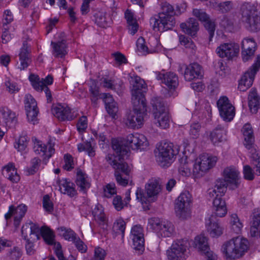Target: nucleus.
Segmentation results:
<instances>
[{"mask_svg": "<svg viewBox=\"0 0 260 260\" xmlns=\"http://www.w3.org/2000/svg\"><path fill=\"white\" fill-rule=\"evenodd\" d=\"M148 146V142L146 137L139 133L130 134L123 138L121 142L117 140L112 141V148L115 151V155L123 160L124 157L129 152V149L134 150H143Z\"/></svg>", "mask_w": 260, "mask_h": 260, "instance_id": "nucleus-1", "label": "nucleus"}, {"mask_svg": "<svg viewBox=\"0 0 260 260\" xmlns=\"http://www.w3.org/2000/svg\"><path fill=\"white\" fill-rule=\"evenodd\" d=\"M160 6L161 11L158 16L150 18V23L154 31L163 32L175 26V12L174 7L167 2H161Z\"/></svg>", "mask_w": 260, "mask_h": 260, "instance_id": "nucleus-2", "label": "nucleus"}, {"mask_svg": "<svg viewBox=\"0 0 260 260\" xmlns=\"http://www.w3.org/2000/svg\"><path fill=\"white\" fill-rule=\"evenodd\" d=\"M106 160L114 170V176L117 183L125 186L131 181V168L127 163L123 162L120 157L114 154H108Z\"/></svg>", "mask_w": 260, "mask_h": 260, "instance_id": "nucleus-3", "label": "nucleus"}, {"mask_svg": "<svg viewBox=\"0 0 260 260\" xmlns=\"http://www.w3.org/2000/svg\"><path fill=\"white\" fill-rule=\"evenodd\" d=\"M179 150V147L172 143H160L155 151L156 161L161 167H169L175 160Z\"/></svg>", "mask_w": 260, "mask_h": 260, "instance_id": "nucleus-4", "label": "nucleus"}, {"mask_svg": "<svg viewBox=\"0 0 260 260\" xmlns=\"http://www.w3.org/2000/svg\"><path fill=\"white\" fill-rule=\"evenodd\" d=\"M248 248V240L238 236L224 244L221 250L227 259H235L241 257Z\"/></svg>", "mask_w": 260, "mask_h": 260, "instance_id": "nucleus-5", "label": "nucleus"}, {"mask_svg": "<svg viewBox=\"0 0 260 260\" xmlns=\"http://www.w3.org/2000/svg\"><path fill=\"white\" fill-rule=\"evenodd\" d=\"M154 116V123L162 129L170 126V116L168 109L163 99L159 97L153 98L151 100Z\"/></svg>", "mask_w": 260, "mask_h": 260, "instance_id": "nucleus-6", "label": "nucleus"}, {"mask_svg": "<svg viewBox=\"0 0 260 260\" xmlns=\"http://www.w3.org/2000/svg\"><path fill=\"white\" fill-rule=\"evenodd\" d=\"M241 21L251 31L260 30V15L256 7L250 3L244 4L241 8Z\"/></svg>", "mask_w": 260, "mask_h": 260, "instance_id": "nucleus-7", "label": "nucleus"}, {"mask_svg": "<svg viewBox=\"0 0 260 260\" xmlns=\"http://www.w3.org/2000/svg\"><path fill=\"white\" fill-rule=\"evenodd\" d=\"M39 231L44 240L48 245H54L55 246V244H57L54 241V235L52 231L46 226L42 227L40 229L39 225L31 223L30 226L26 224L23 225L21 229V233L24 239H26L27 235L29 234L30 239H32V240H38Z\"/></svg>", "mask_w": 260, "mask_h": 260, "instance_id": "nucleus-8", "label": "nucleus"}, {"mask_svg": "<svg viewBox=\"0 0 260 260\" xmlns=\"http://www.w3.org/2000/svg\"><path fill=\"white\" fill-rule=\"evenodd\" d=\"M145 189L146 195L144 193L141 188H137L136 191L137 200L142 204L146 203L147 198L150 199L152 201H155L161 190L159 180L155 178L149 179L145 184Z\"/></svg>", "mask_w": 260, "mask_h": 260, "instance_id": "nucleus-9", "label": "nucleus"}, {"mask_svg": "<svg viewBox=\"0 0 260 260\" xmlns=\"http://www.w3.org/2000/svg\"><path fill=\"white\" fill-rule=\"evenodd\" d=\"M134 109L126 115L123 122L129 128H138L143 124L144 116L146 114V103L140 102L133 105Z\"/></svg>", "mask_w": 260, "mask_h": 260, "instance_id": "nucleus-10", "label": "nucleus"}, {"mask_svg": "<svg viewBox=\"0 0 260 260\" xmlns=\"http://www.w3.org/2000/svg\"><path fill=\"white\" fill-rule=\"evenodd\" d=\"M189 242L187 239L174 241L167 251L169 260H186L188 257Z\"/></svg>", "mask_w": 260, "mask_h": 260, "instance_id": "nucleus-11", "label": "nucleus"}, {"mask_svg": "<svg viewBox=\"0 0 260 260\" xmlns=\"http://www.w3.org/2000/svg\"><path fill=\"white\" fill-rule=\"evenodd\" d=\"M216 156L203 154L196 160L193 166L192 174L195 178L202 177L209 170L212 168L216 163Z\"/></svg>", "mask_w": 260, "mask_h": 260, "instance_id": "nucleus-12", "label": "nucleus"}, {"mask_svg": "<svg viewBox=\"0 0 260 260\" xmlns=\"http://www.w3.org/2000/svg\"><path fill=\"white\" fill-rule=\"evenodd\" d=\"M191 201L192 197L188 191L182 192L178 197L175 203V210L179 218L185 219L189 216Z\"/></svg>", "mask_w": 260, "mask_h": 260, "instance_id": "nucleus-13", "label": "nucleus"}, {"mask_svg": "<svg viewBox=\"0 0 260 260\" xmlns=\"http://www.w3.org/2000/svg\"><path fill=\"white\" fill-rule=\"evenodd\" d=\"M132 86V102L133 105H137L140 102L146 103L144 94L146 84L144 80L138 76L131 77L129 81Z\"/></svg>", "mask_w": 260, "mask_h": 260, "instance_id": "nucleus-14", "label": "nucleus"}, {"mask_svg": "<svg viewBox=\"0 0 260 260\" xmlns=\"http://www.w3.org/2000/svg\"><path fill=\"white\" fill-rule=\"evenodd\" d=\"M259 69L260 55H258L254 63L244 73L239 81L238 88L240 91H245L252 86L255 74Z\"/></svg>", "mask_w": 260, "mask_h": 260, "instance_id": "nucleus-15", "label": "nucleus"}, {"mask_svg": "<svg viewBox=\"0 0 260 260\" xmlns=\"http://www.w3.org/2000/svg\"><path fill=\"white\" fill-rule=\"evenodd\" d=\"M217 106L221 118L226 121H231L235 116V108L226 96H221L217 102Z\"/></svg>", "mask_w": 260, "mask_h": 260, "instance_id": "nucleus-16", "label": "nucleus"}, {"mask_svg": "<svg viewBox=\"0 0 260 260\" xmlns=\"http://www.w3.org/2000/svg\"><path fill=\"white\" fill-rule=\"evenodd\" d=\"M92 214L101 229L99 231V233L102 235L106 236L108 233V219L104 213L103 206L99 204L96 205L92 211Z\"/></svg>", "mask_w": 260, "mask_h": 260, "instance_id": "nucleus-17", "label": "nucleus"}, {"mask_svg": "<svg viewBox=\"0 0 260 260\" xmlns=\"http://www.w3.org/2000/svg\"><path fill=\"white\" fill-rule=\"evenodd\" d=\"M223 176L229 183V188L234 190L238 188L241 183L240 172L233 166L226 167L223 172Z\"/></svg>", "mask_w": 260, "mask_h": 260, "instance_id": "nucleus-18", "label": "nucleus"}, {"mask_svg": "<svg viewBox=\"0 0 260 260\" xmlns=\"http://www.w3.org/2000/svg\"><path fill=\"white\" fill-rule=\"evenodd\" d=\"M239 52V46L235 43H223L216 49V53L219 56L228 60L237 56Z\"/></svg>", "mask_w": 260, "mask_h": 260, "instance_id": "nucleus-19", "label": "nucleus"}, {"mask_svg": "<svg viewBox=\"0 0 260 260\" xmlns=\"http://www.w3.org/2000/svg\"><path fill=\"white\" fill-rule=\"evenodd\" d=\"M192 14L200 21L204 23V26L209 34V40L211 41L215 29L214 23L210 20L208 15L202 10L194 9L192 11Z\"/></svg>", "mask_w": 260, "mask_h": 260, "instance_id": "nucleus-20", "label": "nucleus"}, {"mask_svg": "<svg viewBox=\"0 0 260 260\" xmlns=\"http://www.w3.org/2000/svg\"><path fill=\"white\" fill-rule=\"evenodd\" d=\"M156 78L160 80L161 83L165 84L169 89H175L179 85L178 76L172 72L165 73L156 72L155 73Z\"/></svg>", "mask_w": 260, "mask_h": 260, "instance_id": "nucleus-21", "label": "nucleus"}, {"mask_svg": "<svg viewBox=\"0 0 260 260\" xmlns=\"http://www.w3.org/2000/svg\"><path fill=\"white\" fill-rule=\"evenodd\" d=\"M24 104L28 120L34 121L39 112L36 100L31 95L28 94L25 96Z\"/></svg>", "mask_w": 260, "mask_h": 260, "instance_id": "nucleus-22", "label": "nucleus"}, {"mask_svg": "<svg viewBox=\"0 0 260 260\" xmlns=\"http://www.w3.org/2000/svg\"><path fill=\"white\" fill-rule=\"evenodd\" d=\"M20 65L18 68L21 70H25L31 63L30 56V45L26 41H23L22 46L19 54Z\"/></svg>", "mask_w": 260, "mask_h": 260, "instance_id": "nucleus-23", "label": "nucleus"}, {"mask_svg": "<svg viewBox=\"0 0 260 260\" xmlns=\"http://www.w3.org/2000/svg\"><path fill=\"white\" fill-rule=\"evenodd\" d=\"M184 77L186 81H191L196 79L201 78L203 76L201 66L197 63H190L184 66Z\"/></svg>", "mask_w": 260, "mask_h": 260, "instance_id": "nucleus-24", "label": "nucleus"}, {"mask_svg": "<svg viewBox=\"0 0 260 260\" xmlns=\"http://www.w3.org/2000/svg\"><path fill=\"white\" fill-rule=\"evenodd\" d=\"M15 113L7 107L0 108V124L5 126L11 127L16 122Z\"/></svg>", "mask_w": 260, "mask_h": 260, "instance_id": "nucleus-25", "label": "nucleus"}, {"mask_svg": "<svg viewBox=\"0 0 260 260\" xmlns=\"http://www.w3.org/2000/svg\"><path fill=\"white\" fill-rule=\"evenodd\" d=\"M34 143V151L37 154H40L44 156V158L49 159L54 153V149L51 145L47 150V146L36 138H32Z\"/></svg>", "mask_w": 260, "mask_h": 260, "instance_id": "nucleus-26", "label": "nucleus"}, {"mask_svg": "<svg viewBox=\"0 0 260 260\" xmlns=\"http://www.w3.org/2000/svg\"><path fill=\"white\" fill-rule=\"evenodd\" d=\"M53 114L59 120H72L74 118L71 109L68 106L58 104L52 109Z\"/></svg>", "mask_w": 260, "mask_h": 260, "instance_id": "nucleus-27", "label": "nucleus"}, {"mask_svg": "<svg viewBox=\"0 0 260 260\" xmlns=\"http://www.w3.org/2000/svg\"><path fill=\"white\" fill-rule=\"evenodd\" d=\"M206 225L208 233L212 238H218L223 233V227L217 221H214L213 216L206 221Z\"/></svg>", "mask_w": 260, "mask_h": 260, "instance_id": "nucleus-28", "label": "nucleus"}, {"mask_svg": "<svg viewBox=\"0 0 260 260\" xmlns=\"http://www.w3.org/2000/svg\"><path fill=\"white\" fill-rule=\"evenodd\" d=\"M76 184L79 188V191L84 193L90 187V179L87 175L81 170H78L77 172Z\"/></svg>", "mask_w": 260, "mask_h": 260, "instance_id": "nucleus-29", "label": "nucleus"}, {"mask_svg": "<svg viewBox=\"0 0 260 260\" xmlns=\"http://www.w3.org/2000/svg\"><path fill=\"white\" fill-rule=\"evenodd\" d=\"M229 183L225 178H220L216 180L214 187L209 190V194L210 197H221L223 196L226 190Z\"/></svg>", "mask_w": 260, "mask_h": 260, "instance_id": "nucleus-30", "label": "nucleus"}, {"mask_svg": "<svg viewBox=\"0 0 260 260\" xmlns=\"http://www.w3.org/2000/svg\"><path fill=\"white\" fill-rule=\"evenodd\" d=\"M51 45L53 48L52 54L55 57L62 58L68 53L67 42L64 39L57 42H51Z\"/></svg>", "mask_w": 260, "mask_h": 260, "instance_id": "nucleus-31", "label": "nucleus"}, {"mask_svg": "<svg viewBox=\"0 0 260 260\" xmlns=\"http://www.w3.org/2000/svg\"><path fill=\"white\" fill-rule=\"evenodd\" d=\"M209 139L214 145H218L226 140L225 131L221 126H217L210 132Z\"/></svg>", "mask_w": 260, "mask_h": 260, "instance_id": "nucleus-32", "label": "nucleus"}, {"mask_svg": "<svg viewBox=\"0 0 260 260\" xmlns=\"http://www.w3.org/2000/svg\"><path fill=\"white\" fill-rule=\"evenodd\" d=\"M60 191L70 197H74L76 194L74 184L67 179H62L57 181Z\"/></svg>", "mask_w": 260, "mask_h": 260, "instance_id": "nucleus-33", "label": "nucleus"}, {"mask_svg": "<svg viewBox=\"0 0 260 260\" xmlns=\"http://www.w3.org/2000/svg\"><path fill=\"white\" fill-rule=\"evenodd\" d=\"M180 27L185 34L193 37L199 30V23L195 19L190 18L186 22L181 23Z\"/></svg>", "mask_w": 260, "mask_h": 260, "instance_id": "nucleus-34", "label": "nucleus"}, {"mask_svg": "<svg viewBox=\"0 0 260 260\" xmlns=\"http://www.w3.org/2000/svg\"><path fill=\"white\" fill-rule=\"evenodd\" d=\"M2 174L5 177L13 183H17L20 180V176L12 163H9L4 167Z\"/></svg>", "mask_w": 260, "mask_h": 260, "instance_id": "nucleus-35", "label": "nucleus"}, {"mask_svg": "<svg viewBox=\"0 0 260 260\" xmlns=\"http://www.w3.org/2000/svg\"><path fill=\"white\" fill-rule=\"evenodd\" d=\"M101 95L103 98L107 112L112 116H114L118 111L117 103L109 93H104Z\"/></svg>", "mask_w": 260, "mask_h": 260, "instance_id": "nucleus-36", "label": "nucleus"}, {"mask_svg": "<svg viewBox=\"0 0 260 260\" xmlns=\"http://www.w3.org/2000/svg\"><path fill=\"white\" fill-rule=\"evenodd\" d=\"M244 138V145L248 149L252 148L254 142V137L252 127L249 124H246L242 128Z\"/></svg>", "mask_w": 260, "mask_h": 260, "instance_id": "nucleus-37", "label": "nucleus"}, {"mask_svg": "<svg viewBox=\"0 0 260 260\" xmlns=\"http://www.w3.org/2000/svg\"><path fill=\"white\" fill-rule=\"evenodd\" d=\"M215 214L219 217L224 216L227 213L225 202L221 197H215L213 202Z\"/></svg>", "mask_w": 260, "mask_h": 260, "instance_id": "nucleus-38", "label": "nucleus"}, {"mask_svg": "<svg viewBox=\"0 0 260 260\" xmlns=\"http://www.w3.org/2000/svg\"><path fill=\"white\" fill-rule=\"evenodd\" d=\"M248 99V105L251 112L256 113L259 106V97L255 89H251L249 94Z\"/></svg>", "mask_w": 260, "mask_h": 260, "instance_id": "nucleus-39", "label": "nucleus"}, {"mask_svg": "<svg viewBox=\"0 0 260 260\" xmlns=\"http://www.w3.org/2000/svg\"><path fill=\"white\" fill-rule=\"evenodd\" d=\"M79 152L85 151L90 157H93L95 155V144L92 139L89 141H86L83 143H80L77 146Z\"/></svg>", "mask_w": 260, "mask_h": 260, "instance_id": "nucleus-40", "label": "nucleus"}, {"mask_svg": "<svg viewBox=\"0 0 260 260\" xmlns=\"http://www.w3.org/2000/svg\"><path fill=\"white\" fill-rule=\"evenodd\" d=\"M125 18L126 19L128 24V28L131 34L134 35L137 31L138 29V24L137 20L134 17V14L129 10H127L125 12Z\"/></svg>", "mask_w": 260, "mask_h": 260, "instance_id": "nucleus-41", "label": "nucleus"}, {"mask_svg": "<svg viewBox=\"0 0 260 260\" xmlns=\"http://www.w3.org/2000/svg\"><path fill=\"white\" fill-rule=\"evenodd\" d=\"M194 246L201 252L207 251L209 249L207 238L204 235L197 236L194 240Z\"/></svg>", "mask_w": 260, "mask_h": 260, "instance_id": "nucleus-42", "label": "nucleus"}, {"mask_svg": "<svg viewBox=\"0 0 260 260\" xmlns=\"http://www.w3.org/2000/svg\"><path fill=\"white\" fill-rule=\"evenodd\" d=\"M250 234L251 237L258 236L260 238V212L253 215Z\"/></svg>", "mask_w": 260, "mask_h": 260, "instance_id": "nucleus-43", "label": "nucleus"}, {"mask_svg": "<svg viewBox=\"0 0 260 260\" xmlns=\"http://www.w3.org/2000/svg\"><path fill=\"white\" fill-rule=\"evenodd\" d=\"M110 16L105 13L99 12L96 14L95 23L100 27H106L111 23Z\"/></svg>", "mask_w": 260, "mask_h": 260, "instance_id": "nucleus-44", "label": "nucleus"}, {"mask_svg": "<svg viewBox=\"0 0 260 260\" xmlns=\"http://www.w3.org/2000/svg\"><path fill=\"white\" fill-rule=\"evenodd\" d=\"M160 229L157 233L158 235L163 237H170L174 232V226L169 221H163Z\"/></svg>", "mask_w": 260, "mask_h": 260, "instance_id": "nucleus-45", "label": "nucleus"}, {"mask_svg": "<svg viewBox=\"0 0 260 260\" xmlns=\"http://www.w3.org/2000/svg\"><path fill=\"white\" fill-rule=\"evenodd\" d=\"M230 224L231 230L236 234H240L243 228V224L236 214L230 216Z\"/></svg>", "mask_w": 260, "mask_h": 260, "instance_id": "nucleus-46", "label": "nucleus"}, {"mask_svg": "<svg viewBox=\"0 0 260 260\" xmlns=\"http://www.w3.org/2000/svg\"><path fill=\"white\" fill-rule=\"evenodd\" d=\"M27 211V206L24 204H21L16 208L14 207L13 212L14 217V224L16 226L19 224V222L24 216Z\"/></svg>", "mask_w": 260, "mask_h": 260, "instance_id": "nucleus-47", "label": "nucleus"}, {"mask_svg": "<svg viewBox=\"0 0 260 260\" xmlns=\"http://www.w3.org/2000/svg\"><path fill=\"white\" fill-rule=\"evenodd\" d=\"M191 164L189 163L186 158H182L178 168L179 173L183 176H189L191 174Z\"/></svg>", "mask_w": 260, "mask_h": 260, "instance_id": "nucleus-48", "label": "nucleus"}, {"mask_svg": "<svg viewBox=\"0 0 260 260\" xmlns=\"http://www.w3.org/2000/svg\"><path fill=\"white\" fill-rule=\"evenodd\" d=\"M58 234L69 241L73 242L78 237L77 234L71 229H67L64 226H61L57 229Z\"/></svg>", "mask_w": 260, "mask_h": 260, "instance_id": "nucleus-49", "label": "nucleus"}, {"mask_svg": "<svg viewBox=\"0 0 260 260\" xmlns=\"http://www.w3.org/2000/svg\"><path fill=\"white\" fill-rule=\"evenodd\" d=\"M28 143V137L26 135H21L20 136L18 140L15 142L14 146L15 148L19 151H23L26 149Z\"/></svg>", "mask_w": 260, "mask_h": 260, "instance_id": "nucleus-50", "label": "nucleus"}, {"mask_svg": "<svg viewBox=\"0 0 260 260\" xmlns=\"http://www.w3.org/2000/svg\"><path fill=\"white\" fill-rule=\"evenodd\" d=\"M125 229V222L121 219H117L114 223L113 226V231L117 234H121L123 237L124 236Z\"/></svg>", "mask_w": 260, "mask_h": 260, "instance_id": "nucleus-51", "label": "nucleus"}, {"mask_svg": "<svg viewBox=\"0 0 260 260\" xmlns=\"http://www.w3.org/2000/svg\"><path fill=\"white\" fill-rule=\"evenodd\" d=\"M29 80L31 83L32 86L36 90L41 89V87L44 84V83L40 80L39 76L34 74H31L29 77Z\"/></svg>", "mask_w": 260, "mask_h": 260, "instance_id": "nucleus-52", "label": "nucleus"}, {"mask_svg": "<svg viewBox=\"0 0 260 260\" xmlns=\"http://www.w3.org/2000/svg\"><path fill=\"white\" fill-rule=\"evenodd\" d=\"M133 241L134 248L140 251L144 249V237H135L131 238Z\"/></svg>", "mask_w": 260, "mask_h": 260, "instance_id": "nucleus-53", "label": "nucleus"}, {"mask_svg": "<svg viewBox=\"0 0 260 260\" xmlns=\"http://www.w3.org/2000/svg\"><path fill=\"white\" fill-rule=\"evenodd\" d=\"M256 44L252 38H245L242 42V49L253 50L255 52Z\"/></svg>", "mask_w": 260, "mask_h": 260, "instance_id": "nucleus-54", "label": "nucleus"}, {"mask_svg": "<svg viewBox=\"0 0 260 260\" xmlns=\"http://www.w3.org/2000/svg\"><path fill=\"white\" fill-rule=\"evenodd\" d=\"M162 223L163 221H160V219L157 217H152L148 220L150 228L157 233L160 229Z\"/></svg>", "mask_w": 260, "mask_h": 260, "instance_id": "nucleus-55", "label": "nucleus"}, {"mask_svg": "<svg viewBox=\"0 0 260 260\" xmlns=\"http://www.w3.org/2000/svg\"><path fill=\"white\" fill-rule=\"evenodd\" d=\"M201 125L199 122H194L190 124L189 135L193 139L198 138L200 136Z\"/></svg>", "mask_w": 260, "mask_h": 260, "instance_id": "nucleus-56", "label": "nucleus"}, {"mask_svg": "<svg viewBox=\"0 0 260 260\" xmlns=\"http://www.w3.org/2000/svg\"><path fill=\"white\" fill-rule=\"evenodd\" d=\"M116 186L114 183L108 184L104 188V196L108 198H111L112 196L116 194Z\"/></svg>", "mask_w": 260, "mask_h": 260, "instance_id": "nucleus-57", "label": "nucleus"}, {"mask_svg": "<svg viewBox=\"0 0 260 260\" xmlns=\"http://www.w3.org/2000/svg\"><path fill=\"white\" fill-rule=\"evenodd\" d=\"M41 160L38 157H35L31 160V166L28 169V172L29 175L36 173L39 170Z\"/></svg>", "mask_w": 260, "mask_h": 260, "instance_id": "nucleus-58", "label": "nucleus"}, {"mask_svg": "<svg viewBox=\"0 0 260 260\" xmlns=\"http://www.w3.org/2000/svg\"><path fill=\"white\" fill-rule=\"evenodd\" d=\"M106 254V251L104 249L96 247L94 248V255L91 260H105Z\"/></svg>", "mask_w": 260, "mask_h": 260, "instance_id": "nucleus-59", "label": "nucleus"}, {"mask_svg": "<svg viewBox=\"0 0 260 260\" xmlns=\"http://www.w3.org/2000/svg\"><path fill=\"white\" fill-rule=\"evenodd\" d=\"M113 205L117 211L121 210L126 206L120 196L116 195L113 200Z\"/></svg>", "mask_w": 260, "mask_h": 260, "instance_id": "nucleus-60", "label": "nucleus"}, {"mask_svg": "<svg viewBox=\"0 0 260 260\" xmlns=\"http://www.w3.org/2000/svg\"><path fill=\"white\" fill-rule=\"evenodd\" d=\"M43 206L45 211L51 213L53 211V205L48 195H45L44 196L43 200Z\"/></svg>", "mask_w": 260, "mask_h": 260, "instance_id": "nucleus-61", "label": "nucleus"}, {"mask_svg": "<svg viewBox=\"0 0 260 260\" xmlns=\"http://www.w3.org/2000/svg\"><path fill=\"white\" fill-rule=\"evenodd\" d=\"M22 255V252L18 247H14L9 252L8 256L11 260H19Z\"/></svg>", "mask_w": 260, "mask_h": 260, "instance_id": "nucleus-62", "label": "nucleus"}, {"mask_svg": "<svg viewBox=\"0 0 260 260\" xmlns=\"http://www.w3.org/2000/svg\"><path fill=\"white\" fill-rule=\"evenodd\" d=\"M244 178L247 180H252L254 178V173L249 165H245L243 167Z\"/></svg>", "mask_w": 260, "mask_h": 260, "instance_id": "nucleus-63", "label": "nucleus"}, {"mask_svg": "<svg viewBox=\"0 0 260 260\" xmlns=\"http://www.w3.org/2000/svg\"><path fill=\"white\" fill-rule=\"evenodd\" d=\"M179 38V41L182 45H183L186 48L193 49L195 46L190 38L184 35H180Z\"/></svg>", "mask_w": 260, "mask_h": 260, "instance_id": "nucleus-64", "label": "nucleus"}]
</instances>
